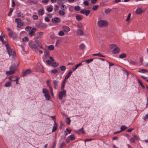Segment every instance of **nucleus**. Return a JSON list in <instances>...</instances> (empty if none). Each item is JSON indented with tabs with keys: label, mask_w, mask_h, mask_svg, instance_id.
Masks as SVG:
<instances>
[{
	"label": "nucleus",
	"mask_w": 148,
	"mask_h": 148,
	"mask_svg": "<svg viewBox=\"0 0 148 148\" xmlns=\"http://www.w3.org/2000/svg\"><path fill=\"white\" fill-rule=\"evenodd\" d=\"M43 33L42 32H38L37 33V36L34 38V44L32 41H29L28 42L29 45L30 47L32 48L36 53L38 52V47L43 50L45 49L41 45L40 41L38 40V39H40L42 38Z\"/></svg>",
	"instance_id": "f257e3e1"
},
{
	"label": "nucleus",
	"mask_w": 148,
	"mask_h": 148,
	"mask_svg": "<svg viewBox=\"0 0 148 148\" xmlns=\"http://www.w3.org/2000/svg\"><path fill=\"white\" fill-rule=\"evenodd\" d=\"M17 66L15 64H12L10 67V70L6 72L7 75H9L14 74L17 69Z\"/></svg>",
	"instance_id": "f03ea898"
},
{
	"label": "nucleus",
	"mask_w": 148,
	"mask_h": 148,
	"mask_svg": "<svg viewBox=\"0 0 148 148\" xmlns=\"http://www.w3.org/2000/svg\"><path fill=\"white\" fill-rule=\"evenodd\" d=\"M108 22L106 20H100L97 22V25L99 27H106L108 26Z\"/></svg>",
	"instance_id": "7ed1b4c3"
},
{
	"label": "nucleus",
	"mask_w": 148,
	"mask_h": 148,
	"mask_svg": "<svg viewBox=\"0 0 148 148\" xmlns=\"http://www.w3.org/2000/svg\"><path fill=\"white\" fill-rule=\"evenodd\" d=\"M110 46L111 48L113 49L112 51V54H116L120 52V49L116 45L114 44H112L110 45Z\"/></svg>",
	"instance_id": "20e7f679"
},
{
	"label": "nucleus",
	"mask_w": 148,
	"mask_h": 148,
	"mask_svg": "<svg viewBox=\"0 0 148 148\" xmlns=\"http://www.w3.org/2000/svg\"><path fill=\"white\" fill-rule=\"evenodd\" d=\"M42 92L45 95L46 100L49 101L50 97L48 90L46 88L42 89Z\"/></svg>",
	"instance_id": "39448f33"
},
{
	"label": "nucleus",
	"mask_w": 148,
	"mask_h": 148,
	"mask_svg": "<svg viewBox=\"0 0 148 148\" xmlns=\"http://www.w3.org/2000/svg\"><path fill=\"white\" fill-rule=\"evenodd\" d=\"M62 91L58 93V97L60 100H61L63 97H65L66 96V91L65 90H62Z\"/></svg>",
	"instance_id": "423d86ee"
},
{
	"label": "nucleus",
	"mask_w": 148,
	"mask_h": 148,
	"mask_svg": "<svg viewBox=\"0 0 148 148\" xmlns=\"http://www.w3.org/2000/svg\"><path fill=\"white\" fill-rule=\"evenodd\" d=\"M15 22L17 24V27L19 28L22 27L23 25V23L21 22V19L19 18L15 19Z\"/></svg>",
	"instance_id": "0eeeda50"
},
{
	"label": "nucleus",
	"mask_w": 148,
	"mask_h": 148,
	"mask_svg": "<svg viewBox=\"0 0 148 148\" xmlns=\"http://www.w3.org/2000/svg\"><path fill=\"white\" fill-rule=\"evenodd\" d=\"M6 47L7 52L10 56L12 55L13 54V51L9 47V45L8 44H6L5 45Z\"/></svg>",
	"instance_id": "6e6552de"
},
{
	"label": "nucleus",
	"mask_w": 148,
	"mask_h": 148,
	"mask_svg": "<svg viewBox=\"0 0 148 148\" xmlns=\"http://www.w3.org/2000/svg\"><path fill=\"white\" fill-rule=\"evenodd\" d=\"M59 83V81L58 80H55L53 81V85L54 89L57 90L58 88Z\"/></svg>",
	"instance_id": "1a4fd4ad"
},
{
	"label": "nucleus",
	"mask_w": 148,
	"mask_h": 148,
	"mask_svg": "<svg viewBox=\"0 0 148 148\" xmlns=\"http://www.w3.org/2000/svg\"><path fill=\"white\" fill-rule=\"evenodd\" d=\"M90 12L89 10H86L85 8L81 10L80 13L82 14H85L86 16H88Z\"/></svg>",
	"instance_id": "9d476101"
},
{
	"label": "nucleus",
	"mask_w": 148,
	"mask_h": 148,
	"mask_svg": "<svg viewBox=\"0 0 148 148\" xmlns=\"http://www.w3.org/2000/svg\"><path fill=\"white\" fill-rule=\"evenodd\" d=\"M36 25L37 27L40 29L46 28L47 27L46 24L43 23H37Z\"/></svg>",
	"instance_id": "9b49d317"
},
{
	"label": "nucleus",
	"mask_w": 148,
	"mask_h": 148,
	"mask_svg": "<svg viewBox=\"0 0 148 148\" xmlns=\"http://www.w3.org/2000/svg\"><path fill=\"white\" fill-rule=\"evenodd\" d=\"M36 28H33L29 32V35L30 37H32L33 36H35V32L36 31Z\"/></svg>",
	"instance_id": "f8f14e48"
},
{
	"label": "nucleus",
	"mask_w": 148,
	"mask_h": 148,
	"mask_svg": "<svg viewBox=\"0 0 148 148\" xmlns=\"http://www.w3.org/2000/svg\"><path fill=\"white\" fill-rule=\"evenodd\" d=\"M61 21L59 17H54L52 19V22L53 23H57L60 22Z\"/></svg>",
	"instance_id": "ddd939ff"
},
{
	"label": "nucleus",
	"mask_w": 148,
	"mask_h": 148,
	"mask_svg": "<svg viewBox=\"0 0 148 148\" xmlns=\"http://www.w3.org/2000/svg\"><path fill=\"white\" fill-rule=\"evenodd\" d=\"M31 72V71L30 69H28L22 73V76L24 77L28 74H30Z\"/></svg>",
	"instance_id": "4468645a"
},
{
	"label": "nucleus",
	"mask_w": 148,
	"mask_h": 148,
	"mask_svg": "<svg viewBox=\"0 0 148 148\" xmlns=\"http://www.w3.org/2000/svg\"><path fill=\"white\" fill-rule=\"evenodd\" d=\"M76 34L77 36H81L84 34L83 31L80 29H78L76 31Z\"/></svg>",
	"instance_id": "2eb2a0df"
},
{
	"label": "nucleus",
	"mask_w": 148,
	"mask_h": 148,
	"mask_svg": "<svg viewBox=\"0 0 148 148\" xmlns=\"http://www.w3.org/2000/svg\"><path fill=\"white\" fill-rule=\"evenodd\" d=\"M62 30L65 32L67 33L70 30V29L67 26H64L62 27Z\"/></svg>",
	"instance_id": "dca6fc26"
},
{
	"label": "nucleus",
	"mask_w": 148,
	"mask_h": 148,
	"mask_svg": "<svg viewBox=\"0 0 148 148\" xmlns=\"http://www.w3.org/2000/svg\"><path fill=\"white\" fill-rule=\"evenodd\" d=\"M128 62L130 65L133 66H137L138 65V62L136 61L130 60Z\"/></svg>",
	"instance_id": "f3484780"
},
{
	"label": "nucleus",
	"mask_w": 148,
	"mask_h": 148,
	"mask_svg": "<svg viewBox=\"0 0 148 148\" xmlns=\"http://www.w3.org/2000/svg\"><path fill=\"white\" fill-rule=\"evenodd\" d=\"M46 9L48 12H51L53 10L52 6L50 5L49 6H47L46 7Z\"/></svg>",
	"instance_id": "a211bd4d"
},
{
	"label": "nucleus",
	"mask_w": 148,
	"mask_h": 148,
	"mask_svg": "<svg viewBox=\"0 0 148 148\" xmlns=\"http://www.w3.org/2000/svg\"><path fill=\"white\" fill-rule=\"evenodd\" d=\"M142 12V10L141 8H137L136 11L135 13L137 14H140Z\"/></svg>",
	"instance_id": "6ab92c4d"
},
{
	"label": "nucleus",
	"mask_w": 148,
	"mask_h": 148,
	"mask_svg": "<svg viewBox=\"0 0 148 148\" xmlns=\"http://www.w3.org/2000/svg\"><path fill=\"white\" fill-rule=\"evenodd\" d=\"M38 14L39 15H42L44 14V10L43 9H40L38 11Z\"/></svg>",
	"instance_id": "aec40b11"
},
{
	"label": "nucleus",
	"mask_w": 148,
	"mask_h": 148,
	"mask_svg": "<svg viewBox=\"0 0 148 148\" xmlns=\"http://www.w3.org/2000/svg\"><path fill=\"white\" fill-rule=\"evenodd\" d=\"M67 1V0H57V3L59 5L63 4L66 3Z\"/></svg>",
	"instance_id": "412c9836"
},
{
	"label": "nucleus",
	"mask_w": 148,
	"mask_h": 148,
	"mask_svg": "<svg viewBox=\"0 0 148 148\" xmlns=\"http://www.w3.org/2000/svg\"><path fill=\"white\" fill-rule=\"evenodd\" d=\"M72 73V71H69L68 72L67 75L66 76L64 79L66 80L68 79L69 78V77H70V75H71Z\"/></svg>",
	"instance_id": "4be33fe9"
},
{
	"label": "nucleus",
	"mask_w": 148,
	"mask_h": 148,
	"mask_svg": "<svg viewBox=\"0 0 148 148\" xmlns=\"http://www.w3.org/2000/svg\"><path fill=\"white\" fill-rule=\"evenodd\" d=\"M51 82V80L49 79L47 80L46 82L47 86L49 87V89L52 88V87L50 85Z\"/></svg>",
	"instance_id": "5701e85b"
},
{
	"label": "nucleus",
	"mask_w": 148,
	"mask_h": 148,
	"mask_svg": "<svg viewBox=\"0 0 148 148\" xmlns=\"http://www.w3.org/2000/svg\"><path fill=\"white\" fill-rule=\"evenodd\" d=\"M82 65L81 63H80L76 64L75 66L72 68L73 71H74L79 66H80Z\"/></svg>",
	"instance_id": "b1692460"
},
{
	"label": "nucleus",
	"mask_w": 148,
	"mask_h": 148,
	"mask_svg": "<svg viewBox=\"0 0 148 148\" xmlns=\"http://www.w3.org/2000/svg\"><path fill=\"white\" fill-rule=\"evenodd\" d=\"M92 56H97L100 57H105V56L101 54L99 52L97 53H94L92 54Z\"/></svg>",
	"instance_id": "393cba45"
},
{
	"label": "nucleus",
	"mask_w": 148,
	"mask_h": 148,
	"mask_svg": "<svg viewBox=\"0 0 148 148\" xmlns=\"http://www.w3.org/2000/svg\"><path fill=\"white\" fill-rule=\"evenodd\" d=\"M50 37L51 39H55L56 38V36H55V34L53 32H51L50 34Z\"/></svg>",
	"instance_id": "a878e982"
},
{
	"label": "nucleus",
	"mask_w": 148,
	"mask_h": 148,
	"mask_svg": "<svg viewBox=\"0 0 148 148\" xmlns=\"http://www.w3.org/2000/svg\"><path fill=\"white\" fill-rule=\"evenodd\" d=\"M11 86V82H10L9 81L7 82L5 84H4V86L6 87H9L10 86Z\"/></svg>",
	"instance_id": "bb28decb"
},
{
	"label": "nucleus",
	"mask_w": 148,
	"mask_h": 148,
	"mask_svg": "<svg viewBox=\"0 0 148 148\" xmlns=\"http://www.w3.org/2000/svg\"><path fill=\"white\" fill-rule=\"evenodd\" d=\"M68 138H69L71 140H73L75 139V137L74 134H71L67 137Z\"/></svg>",
	"instance_id": "cd10ccee"
},
{
	"label": "nucleus",
	"mask_w": 148,
	"mask_h": 148,
	"mask_svg": "<svg viewBox=\"0 0 148 148\" xmlns=\"http://www.w3.org/2000/svg\"><path fill=\"white\" fill-rule=\"evenodd\" d=\"M17 16L19 17L23 18L25 16V15L23 13H21V12H19L17 13Z\"/></svg>",
	"instance_id": "c85d7f7f"
},
{
	"label": "nucleus",
	"mask_w": 148,
	"mask_h": 148,
	"mask_svg": "<svg viewBox=\"0 0 148 148\" xmlns=\"http://www.w3.org/2000/svg\"><path fill=\"white\" fill-rule=\"evenodd\" d=\"M66 82V80L64 79L62 82L61 86V90H64V87Z\"/></svg>",
	"instance_id": "c756f323"
},
{
	"label": "nucleus",
	"mask_w": 148,
	"mask_h": 148,
	"mask_svg": "<svg viewBox=\"0 0 148 148\" xmlns=\"http://www.w3.org/2000/svg\"><path fill=\"white\" fill-rule=\"evenodd\" d=\"M112 11V10L109 8L106 9L104 10V12L106 14H108L110 12Z\"/></svg>",
	"instance_id": "7c9ffc66"
},
{
	"label": "nucleus",
	"mask_w": 148,
	"mask_h": 148,
	"mask_svg": "<svg viewBox=\"0 0 148 148\" xmlns=\"http://www.w3.org/2000/svg\"><path fill=\"white\" fill-rule=\"evenodd\" d=\"M126 55L125 53H123L119 55V57L120 58L123 59V58H125L126 57Z\"/></svg>",
	"instance_id": "2f4dec72"
},
{
	"label": "nucleus",
	"mask_w": 148,
	"mask_h": 148,
	"mask_svg": "<svg viewBox=\"0 0 148 148\" xmlns=\"http://www.w3.org/2000/svg\"><path fill=\"white\" fill-rule=\"evenodd\" d=\"M76 18L77 21H80L82 19V18L81 15L77 14L76 16Z\"/></svg>",
	"instance_id": "473e14b6"
},
{
	"label": "nucleus",
	"mask_w": 148,
	"mask_h": 148,
	"mask_svg": "<svg viewBox=\"0 0 148 148\" xmlns=\"http://www.w3.org/2000/svg\"><path fill=\"white\" fill-rule=\"evenodd\" d=\"M58 13L60 15L62 16H64L65 13L64 11L63 10H60Z\"/></svg>",
	"instance_id": "72a5a7b5"
},
{
	"label": "nucleus",
	"mask_w": 148,
	"mask_h": 148,
	"mask_svg": "<svg viewBox=\"0 0 148 148\" xmlns=\"http://www.w3.org/2000/svg\"><path fill=\"white\" fill-rule=\"evenodd\" d=\"M64 34V32L63 30L60 31L58 33V35L61 36H63Z\"/></svg>",
	"instance_id": "f704fd0d"
},
{
	"label": "nucleus",
	"mask_w": 148,
	"mask_h": 148,
	"mask_svg": "<svg viewBox=\"0 0 148 148\" xmlns=\"http://www.w3.org/2000/svg\"><path fill=\"white\" fill-rule=\"evenodd\" d=\"M147 71L146 69H139L138 71L140 73H145L146 72H147Z\"/></svg>",
	"instance_id": "c9c22d12"
},
{
	"label": "nucleus",
	"mask_w": 148,
	"mask_h": 148,
	"mask_svg": "<svg viewBox=\"0 0 148 148\" xmlns=\"http://www.w3.org/2000/svg\"><path fill=\"white\" fill-rule=\"evenodd\" d=\"M127 128V127L124 125H122L121 127L120 131L121 132L125 130Z\"/></svg>",
	"instance_id": "e433bc0d"
},
{
	"label": "nucleus",
	"mask_w": 148,
	"mask_h": 148,
	"mask_svg": "<svg viewBox=\"0 0 148 148\" xmlns=\"http://www.w3.org/2000/svg\"><path fill=\"white\" fill-rule=\"evenodd\" d=\"M48 48L49 50H52L54 49V46L53 45H51L48 46Z\"/></svg>",
	"instance_id": "4c0bfd02"
},
{
	"label": "nucleus",
	"mask_w": 148,
	"mask_h": 148,
	"mask_svg": "<svg viewBox=\"0 0 148 148\" xmlns=\"http://www.w3.org/2000/svg\"><path fill=\"white\" fill-rule=\"evenodd\" d=\"M66 144L65 142L63 141L60 144V148H62L64 147L65 146Z\"/></svg>",
	"instance_id": "58836bf2"
},
{
	"label": "nucleus",
	"mask_w": 148,
	"mask_h": 148,
	"mask_svg": "<svg viewBox=\"0 0 148 148\" xmlns=\"http://www.w3.org/2000/svg\"><path fill=\"white\" fill-rule=\"evenodd\" d=\"M71 120L69 118H67L66 119V122L68 125H69L70 124Z\"/></svg>",
	"instance_id": "ea45409f"
},
{
	"label": "nucleus",
	"mask_w": 148,
	"mask_h": 148,
	"mask_svg": "<svg viewBox=\"0 0 148 148\" xmlns=\"http://www.w3.org/2000/svg\"><path fill=\"white\" fill-rule=\"evenodd\" d=\"M85 48V45L83 44H81L79 46V48L82 50H84Z\"/></svg>",
	"instance_id": "a19ab883"
},
{
	"label": "nucleus",
	"mask_w": 148,
	"mask_h": 148,
	"mask_svg": "<svg viewBox=\"0 0 148 148\" xmlns=\"http://www.w3.org/2000/svg\"><path fill=\"white\" fill-rule=\"evenodd\" d=\"M58 71V70L56 69H52L51 70V72L52 74H55Z\"/></svg>",
	"instance_id": "79ce46f5"
},
{
	"label": "nucleus",
	"mask_w": 148,
	"mask_h": 148,
	"mask_svg": "<svg viewBox=\"0 0 148 148\" xmlns=\"http://www.w3.org/2000/svg\"><path fill=\"white\" fill-rule=\"evenodd\" d=\"M137 80L138 83L140 84V85L143 88H145V86L143 85V83L139 79H138Z\"/></svg>",
	"instance_id": "37998d69"
},
{
	"label": "nucleus",
	"mask_w": 148,
	"mask_h": 148,
	"mask_svg": "<svg viewBox=\"0 0 148 148\" xmlns=\"http://www.w3.org/2000/svg\"><path fill=\"white\" fill-rule=\"evenodd\" d=\"M46 64L48 65H51L53 63L50 60H48L46 61Z\"/></svg>",
	"instance_id": "c03bdc74"
},
{
	"label": "nucleus",
	"mask_w": 148,
	"mask_h": 148,
	"mask_svg": "<svg viewBox=\"0 0 148 148\" xmlns=\"http://www.w3.org/2000/svg\"><path fill=\"white\" fill-rule=\"evenodd\" d=\"M60 70L62 71H64L66 70V67L65 66H61L60 67Z\"/></svg>",
	"instance_id": "a18cd8bd"
},
{
	"label": "nucleus",
	"mask_w": 148,
	"mask_h": 148,
	"mask_svg": "<svg viewBox=\"0 0 148 148\" xmlns=\"http://www.w3.org/2000/svg\"><path fill=\"white\" fill-rule=\"evenodd\" d=\"M22 40L24 42H27L29 41V39L27 37H25L23 38Z\"/></svg>",
	"instance_id": "49530a36"
},
{
	"label": "nucleus",
	"mask_w": 148,
	"mask_h": 148,
	"mask_svg": "<svg viewBox=\"0 0 148 148\" xmlns=\"http://www.w3.org/2000/svg\"><path fill=\"white\" fill-rule=\"evenodd\" d=\"M62 10H65L67 8L64 5L62 4L60 6Z\"/></svg>",
	"instance_id": "de8ad7c7"
},
{
	"label": "nucleus",
	"mask_w": 148,
	"mask_h": 148,
	"mask_svg": "<svg viewBox=\"0 0 148 148\" xmlns=\"http://www.w3.org/2000/svg\"><path fill=\"white\" fill-rule=\"evenodd\" d=\"M93 61V59H90L88 60H87L85 61V62H86L88 64L89 63H90L92 62Z\"/></svg>",
	"instance_id": "09e8293b"
},
{
	"label": "nucleus",
	"mask_w": 148,
	"mask_h": 148,
	"mask_svg": "<svg viewBox=\"0 0 148 148\" xmlns=\"http://www.w3.org/2000/svg\"><path fill=\"white\" fill-rule=\"evenodd\" d=\"M79 131L80 132L82 133V134H84L85 133V131L84 130L83 127L79 129Z\"/></svg>",
	"instance_id": "8fccbe9b"
},
{
	"label": "nucleus",
	"mask_w": 148,
	"mask_h": 148,
	"mask_svg": "<svg viewBox=\"0 0 148 148\" xmlns=\"http://www.w3.org/2000/svg\"><path fill=\"white\" fill-rule=\"evenodd\" d=\"M74 9L76 11H78L80 9V7L79 5H77L75 6Z\"/></svg>",
	"instance_id": "3c124183"
},
{
	"label": "nucleus",
	"mask_w": 148,
	"mask_h": 148,
	"mask_svg": "<svg viewBox=\"0 0 148 148\" xmlns=\"http://www.w3.org/2000/svg\"><path fill=\"white\" fill-rule=\"evenodd\" d=\"M13 11V9L12 8H10V12H9L8 16H10L12 14V12Z\"/></svg>",
	"instance_id": "603ef678"
},
{
	"label": "nucleus",
	"mask_w": 148,
	"mask_h": 148,
	"mask_svg": "<svg viewBox=\"0 0 148 148\" xmlns=\"http://www.w3.org/2000/svg\"><path fill=\"white\" fill-rule=\"evenodd\" d=\"M98 8V5H95L93 6L92 8V10L93 11L96 10Z\"/></svg>",
	"instance_id": "864d4df0"
},
{
	"label": "nucleus",
	"mask_w": 148,
	"mask_h": 148,
	"mask_svg": "<svg viewBox=\"0 0 148 148\" xmlns=\"http://www.w3.org/2000/svg\"><path fill=\"white\" fill-rule=\"evenodd\" d=\"M77 27L79 28H82L83 27L82 24L81 23H79L77 25Z\"/></svg>",
	"instance_id": "5fc2aeb1"
},
{
	"label": "nucleus",
	"mask_w": 148,
	"mask_h": 148,
	"mask_svg": "<svg viewBox=\"0 0 148 148\" xmlns=\"http://www.w3.org/2000/svg\"><path fill=\"white\" fill-rule=\"evenodd\" d=\"M83 3L85 6H88L89 5L88 2L87 0L84 1Z\"/></svg>",
	"instance_id": "6e6d98bb"
},
{
	"label": "nucleus",
	"mask_w": 148,
	"mask_h": 148,
	"mask_svg": "<svg viewBox=\"0 0 148 148\" xmlns=\"http://www.w3.org/2000/svg\"><path fill=\"white\" fill-rule=\"evenodd\" d=\"M131 15V13H129L128 14L127 17L126 19V21H128L130 20V18Z\"/></svg>",
	"instance_id": "4d7b16f0"
},
{
	"label": "nucleus",
	"mask_w": 148,
	"mask_h": 148,
	"mask_svg": "<svg viewBox=\"0 0 148 148\" xmlns=\"http://www.w3.org/2000/svg\"><path fill=\"white\" fill-rule=\"evenodd\" d=\"M58 63H56V62H54L52 64V66L54 67H56L58 66Z\"/></svg>",
	"instance_id": "13d9d810"
},
{
	"label": "nucleus",
	"mask_w": 148,
	"mask_h": 148,
	"mask_svg": "<svg viewBox=\"0 0 148 148\" xmlns=\"http://www.w3.org/2000/svg\"><path fill=\"white\" fill-rule=\"evenodd\" d=\"M14 78V77H12V76H10V77H8V79H9V80H10V81H9L10 82H11H11H12V81H14V80L13 79V78Z\"/></svg>",
	"instance_id": "bf43d9fd"
},
{
	"label": "nucleus",
	"mask_w": 148,
	"mask_h": 148,
	"mask_svg": "<svg viewBox=\"0 0 148 148\" xmlns=\"http://www.w3.org/2000/svg\"><path fill=\"white\" fill-rule=\"evenodd\" d=\"M59 8L57 5H54V11L56 12L57 10H58Z\"/></svg>",
	"instance_id": "052dcab7"
},
{
	"label": "nucleus",
	"mask_w": 148,
	"mask_h": 148,
	"mask_svg": "<svg viewBox=\"0 0 148 148\" xmlns=\"http://www.w3.org/2000/svg\"><path fill=\"white\" fill-rule=\"evenodd\" d=\"M32 17L33 18L34 20H37L38 19V16L36 15H34L32 16Z\"/></svg>",
	"instance_id": "680f3d73"
},
{
	"label": "nucleus",
	"mask_w": 148,
	"mask_h": 148,
	"mask_svg": "<svg viewBox=\"0 0 148 148\" xmlns=\"http://www.w3.org/2000/svg\"><path fill=\"white\" fill-rule=\"evenodd\" d=\"M31 27L29 26H27L25 28V30L27 31H28L29 30H31Z\"/></svg>",
	"instance_id": "e2e57ef3"
},
{
	"label": "nucleus",
	"mask_w": 148,
	"mask_h": 148,
	"mask_svg": "<svg viewBox=\"0 0 148 148\" xmlns=\"http://www.w3.org/2000/svg\"><path fill=\"white\" fill-rule=\"evenodd\" d=\"M148 119V114H146V115L143 117V119L145 121Z\"/></svg>",
	"instance_id": "0e129e2a"
},
{
	"label": "nucleus",
	"mask_w": 148,
	"mask_h": 148,
	"mask_svg": "<svg viewBox=\"0 0 148 148\" xmlns=\"http://www.w3.org/2000/svg\"><path fill=\"white\" fill-rule=\"evenodd\" d=\"M45 20L46 22H49L50 21V19L48 17H45Z\"/></svg>",
	"instance_id": "69168bd1"
},
{
	"label": "nucleus",
	"mask_w": 148,
	"mask_h": 148,
	"mask_svg": "<svg viewBox=\"0 0 148 148\" xmlns=\"http://www.w3.org/2000/svg\"><path fill=\"white\" fill-rule=\"evenodd\" d=\"M14 34V33L12 31H11V32H9V35H10V36L12 37L13 35V34Z\"/></svg>",
	"instance_id": "338daca9"
},
{
	"label": "nucleus",
	"mask_w": 148,
	"mask_h": 148,
	"mask_svg": "<svg viewBox=\"0 0 148 148\" xmlns=\"http://www.w3.org/2000/svg\"><path fill=\"white\" fill-rule=\"evenodd\" d=\"M135 139L134 138L132 137L130 139V141L132 143H134L135 142Z\"/></svg>",
	"instance_id": "774afa93"
}]
</instances>
